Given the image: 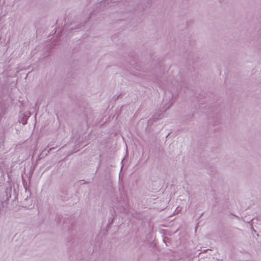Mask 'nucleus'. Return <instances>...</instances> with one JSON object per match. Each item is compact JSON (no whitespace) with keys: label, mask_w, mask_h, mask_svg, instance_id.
Instances as JSON below:
<instances>
[{"label":"nucleus","mask_w":261,"mask_h":261,"mask_svg":"<svg viewBox=\"0 0 261 261\" xmlns=\"http://www.w3.org/2000/svg\"><path fill=\"white\" fill-rule=\"evenodd\" d=\"M10 197H11V195H10L9 196V197H7V199H6V200L4 202H3V203H2V204H4L5 202H6V201H7V200H8L9 198H10Z\"/></svg>","instance_id":"0eeeda50"},{"label":"nucleus","mask_w":261,"mask_h":261,"mask_svg":"<svg viewBox=\"0 0 261 261\" xmlns=\"http://www.w3.org/2000/svg\"><path fill=\"white\" fill-rule=\"evenodd\" d=\"M118 2V0H105L101 1L99 4H98L97 8H100L101 7H106V4L109 5L110 3H116Z\"/></svg>","instance_id":"f257e3e1"},{"label":"nucleus","mask_w":261,"mask_h":261,"mask_svg":"<svg viewBox=\"0 0 261 261\" xmlns=\"http://www.w3.org/2000/svg\"><path fill=\"white\" fill-rule=\"evenodd\" d=\"M6 194H7V191H6ZM7 196H8V194H7Z\"/></svg>","instance_id":"9b49d317"},{"label":"nucleus","mask_w":261,"mask_h":261,"mask_svg":"<svg viewBox=\"0 0 261 261\" xmlns=\"http://www.w3.org/2000/svg\"><path fill=\"white\" fill-rule=\"evenodd\" d=\"M27 119L28 118L26 116H23V118L21 119V120L20 121L21 123H22L23 125L25 124L27 122Z\"/></svg>","instance_id":"7ed1b4c3"},{"label":"nucleus","mask_w":261,"mask_h":261,"mask_svg":"<svg viewBox=\"0 0 261 261\" xmlns=\"http://www.w3.org/2000/svg\"><path fill=\"white\" fill-rule=\"evenodd\" d=\"M93 12H91L90 14H89V16L88 17L87 19L86 20V21H88L90 19L91 15L93 14Z\"/></svg>","instance_id":"39448f33"},{"label":"nucleus","mask_w":261,"mask_h":261,"mask_svg":"<svg viewBox=\"0 0 261 261\" xmlns=\"http://www.w3.org/2000/svg\"><path fill=\"white\" fill-rule=\"evenodd\" d=\"M175 100H174V95L173 94H172V98L169 101V102L168 103V106L165 108V110L168 109L169 108H170L174 102Z\"/></svg>","instance_id":"f03ea898"},{"label":"nucleus","mask_w":261,"mask_h":261,"mask_svg":"<svg viewBox=\"0 0 261 261\" xmlns=\"http://www.w3.org/2000/svg\"><path fill=\"white\" fill-rule=\"evenodd\" d=\"M55 148V147H51L49 149V150L47 151V153L50 152L51 150H54Z\"/></svg>","instance_id":"423d86ee"},{"label":"nucleus","mask_w":261,"mask_h":261,"mask_svg":"<svg viewBox=\"0 0 261 261\" xmlns=\"http://www.w3.org/2000/svg\"><path fill=\"white\" fill-rule=\"evenodd\" d=\"M24 187H25V189L27 190V188L25 187L24 185Z\"/></svg>","instance_id":"9d476101"},{"label":"nucleus","mask_w":261,"mask_h":261,"mask_svg":"<svg viewBox=\"0 0 261 261\" xmlns=\"http://www.w3.org/2000/svg\"><path fill=\"white\" fill-rule=\"evenodd\" d=\"M252 229L253 232H256V230L253 228V227H252Z\"/></svg>","instance_id":"1a4fd4ad"},{"label":"nucleus","mask_w":261,"mask_h":261,"mask_svg":"<svg viewBox=\"0 0 261 261\" xmlns=\"http://www.w3.org/2000/svg\"><path fill=\"white\" fill-rule=\"evenodd\" d=\"M86 121L87 123H88L89 122V121H91V120L93 119V117H88L87 114H86Z\"/></svg>","instance_id":"20e7f679"},{"label":"nucleus","mask_w":261,"mask_h":261,"mask_svg":"<svg viewBox=\"0 0 261 261\" xmlns=\"http://www.w3.org/2000/svg\"><path fill=\"white\" fill-rule=\"evenodd\" d=\"M83 25H80V27H77L74 28V29H81Z\"/></svg>","instance_id":"6e6552de"}]
</instances>
